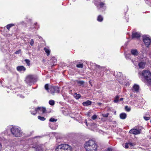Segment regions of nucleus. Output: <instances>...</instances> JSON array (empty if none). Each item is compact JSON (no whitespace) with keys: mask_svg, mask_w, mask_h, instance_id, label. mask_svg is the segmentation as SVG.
Wrapping results in <instances>:
<instances>
[{"mask_svg":"<svg viewBox=\"0 0 151 151\" xmlns=\"http://www.w3.org/2000/svg\"><path fill=\"white\" fill-rule=\"evenodd\" d=\"M21 53V50L19 49L17 51L15 52V53L16 54H19Z\"/></svg>","mask_w":151,"mask_h":151,"instance_id":"36","label":"nucleus"},{"mask_svg":"<svg viewBox=\"0 0 151 151\" xmlns=\"http://www.w3.org/2000/svg\"><path fill=\"white\" fill-rule=\"evenodd\" d=\"M119 98V97L118 96H116L115 97V99L114 101L115 103H117L118 101H119V100H118Z\"/></svg>","mask_w":151,"mask_h":151,"instance_id":"23","label":"nucleus"},{"mask_svg":"<svg viewBox=\"0 0 151 151\" xmlns=\"http://www.w3.org/2000/svg\"><path fill=\"white\" fill-rule=\"evenodd\" d=\"M123 100V98H121L120 99V101H122Z\"/></svg>","mask_w":151,"mask_h":151,"instance_id":"44","label":"nucleus"},{"mask_svg":"<svg viewBox=\"0 0 151 151\" xmlns=\"http://www.w3.org/2000/svg\"><path fill=\"white\" fill-rule=\"evenodd\" d=\"M25 61L26 63L28 65V66L30 64V61L29 60L25 59Z\"/></svg>","mask_w":151,"mask_h":151,"instance_id":"31","label":"nucleus"},{"mask_svg":"<svg viewBox=\"0 0 151 151\" xmlns=\"http://www.w3.org/2000/svg\"><path fill=\"white\" fill-rule=\"evenodd\" d=\"M112 150L111 148H107L106 151H112Z\"/></svg>","mask_w":151,"mask_h":151,"instance_id":"40","label":"nucleus"},{"mask_svg":"<svg viewBox=\"0 0 151 151\" xmlns=\"http://www.w3.org/2000/svg\"><path fill=\"white\" fill-rule=\"evenodd\" d=\"M119 74H118V75H120V76H121V73H120V72H119Z\"/></svg>","mask_w":151,"mask_h":151,"instance_id":"47","label":"nucleus"},{"mask_svg":"<svg viewBox=\"0 0 151 151\" xmlns=\"http://www.w3.org/2000/svg\"><path fill=\"white\" fill-rule=\"evenodd\" d=\"M49 103L50 105H53L54 104L55 102L54 100H50L49 101Z\"/></svg>","mask_w":151,"mask_h":151,"instance_id":"24","label":"nucleus"},{"mask_svg":"<svg viewBox=\"0 0 151 151\" xmlns=\"http://www.w3.org/2000/svg\"><path fill=\"white\" fill-rule=\"evenodd\" d=\"M101 104L100 103H99L97 104L99 106H100Z\"/></svg>","mask_w":151,"mask_h":151,"instance_id":"43","label":"nucleus"},{"mask_svg":"<svg viewBox=\"0 0 151 151\" xmlns=\"http://www.w3.org/2000/svg\"><path fill=\"white\" fill-rule=\"evenodd\" d=\"M37 24V23H35L34 24L35 25H36Z\"/></svg>","mask_w":151,"mask_h":151,"instance_id":"48","label":"nucleus"},{"mask_svg":"<svg viewBox=\"0 0 151 151\" xmlns=\"http://www.w3.org/2000/svg\"><path fill=\"white\" fill-rule=\"evenodd\" d=\"M131 54L134 56H137L138 54V52L136 49H132L131 50Z\"/></svg>","mask_w":151,"mask_h":151,"instance_id":"13","label":"nucleus"},{"mask_svg":"<svg viewBox=\"0 0 151 151\" xmlns=\"http://www.w3.org/2000/svg\"><path fill=\"white\" fill-rule=\"evenodd\" d=\"M133 62V63H134V65H137V63H134V62Z\"/></svg>","mask_w":151,"mask_h":151,"instance_id":"45","label":"nucleus"},{"mask_svg":"<svg viewBox=\"0 0 151 151\" xmlns=\"http://www.w3.org/2000/svg\"><path fill=\"white\" fill-rule=\"evenodd\" d=\"M38 119L42 121H44L45 119V118L43 117H41L40 116H38Z\"/></svg>","mask_w":151,"mask_h":151,"instance_id":"26","label":"nucleus"},{"mask_svg":"<svg viewBox=\"0 0 151 151\" xmlns=\"http://www.w3.org/2000/svg\"><path fill=\"white\" fill-rule=\"evenodd\" d=\"M76 66L78 68H82L83 67V64H78Z\"/></svg>","mask_w":151,"mask_h":151,"instance_id":"32","label":"nucleus"},{"mask_svg":"<svg viewBox=\"0 0 151 151\" xmlns=\"http://www.w3.org/2000/svg\"><path fill=\"white\" fill-rule=\"evenodd\" d=\"M134 63L135 61H134ZM135 63H136V62H135Z\"/></svg>","mask_w":151,"mask_h":151,"instance_id":"50","label":"nucleus"},{"mask_svg":"<svg viewBox=\"0 0 151 151\" xmlns=\"http://www.w3.org/2000/svg\"><path fill=\"white\" fill-rule=\"evenodd\" d=\"M138 65L140 68H143L145 66V63L141 62L138 64Z\"/></svg>","mask_w":151,"mask_h":151,"instance_id":"16","label":"nucleus"},{"mask_svg":"<svg viewBox=\"0 0 151 151\" xmlns=\"http://www.w3.org/2000/svg\"><path fill=\"white\" fill-rule=\"evenodd\" d=\"M11 132L13 135L16 137H19L22 136V132L20 129L17 127H13L11 129Z\"/></svg>","mask_w":151,"mask_h":151,"instance_id":"4","label":"nucleus"},{"mask_svg":"<svg viewBox=\"0 0 151 151\" xmlns=\"http://www.w3.org/2000/svg\"><path fill=\"white\" fill-rule=\"evenodd\" d=\"M18 71H24L26 70V68L23 66H19L17 68Z\"/></svg>","mask_w":151,"mask_h":151,"instance_id":"14","label":"nucleus"},{"mask_svg":"<svg viewBox=\"0 0 151 151\" xmlns=\"http://www.w3.org/2000/svg\"><path fill=\"white\" fill-rule=\"evenodd\" d=\"M71 147L68 145L63 144L58 145L55 151H70Z\"/></svg>","mask_w":151,"mask_h":151,"instance_id":"2","label":"nucleus"},{"mask_svg":"<svg viewBox=\"0 0 151 151\" xmlns=\"http://www.w3.org/2000/svg\"><path fill=\"white\" fill-rule=\"evenodd\" d=\"M34 41L33 39L31 40L30 42V44L31 46H32L34 44Z\"/></svg>","mask_w":151,"mask_h":151,"instance_id":"35","label":"nucleus"},{"mask_svg":"<svg viewBox=\"0 0 151 151\" xmlns=\"http://www.w3.org/2000/svg\"><path fill=\"white\" fill-rule=\"evenodd\" d=\"M129 144L128 143H126L125 144V147L126 148H128L129 147Z\"/></svg>","mask_w":151,"mask_h":151,"instance_id":"39","label":"nucleus"},{"mask_svg":"<svg viewBox=\"0 0 151 151\" xmlns=\"http://www.w3.org/2000/svg\"><path fill=\"white\" fill-rule=\"evenodd\" d=\"M34 80L33 76L32 75H29L27 77L25 81L27 83L30 85L31 83L33 82Z\"/></svg>","mask_w":151,"mask_h":151,"instance_id":"7","label":"nucleus"},{"mask_svg":"<svg viewBox=\"0 0 151 151\" xmlns=\"http://www.w3.org/2000/svg\"><path fill=\"white\" fill-rule=\"evenodd\" d=\"M36 150V151H42V148L41 147L39 146L37 147Z\"/></svg>","mask_w":151,"mask_h":151,"instance_id":"28","label":"nucleus"},{"mask_svg":"<svg viewBox=\"0 0 151 151\" xmlns=\"http://www.w3.org/2000/svg\"><path fill=\"white\" fill-rule=\"evenodd\" d=\"M85 147L86 151H97V145L92 140H90L86 142Z\"/></svg>","mask_w":151,"mask_h":151,"instance_id":"1","label":"nucleus"},{"mask_svg":"<svg viewBox=\"0 0 151 151\" xmlns=\"http://www.w3.org/2000/svg\"><path fill=\"white\" fill-rule=\"evenodd\" d=\"M97 20L99 22H101L103 20V17L101 15H99L98 17Z\"/></svg>","mask_w":151,"mask_h":151,"instance_id":"21","label":"nucleus"},{"mask_svg":"<svg viewBox=\"0 0 151 151\" xmlns=\"http://www.w3.org/2000/svg\"><path fill=\"white\" fill-rule=\"evenodd\" d=\"M128 143L129 145V146H133L134 145H135V144H134L133 143H132V142H129Z\"/></svg>","mask_w":151,"mask_h":151,"instance_id":"38","label":"nucleus"},{"mask_svg":"<svg viewBox=\"0 0 151 151\" xmlns=\"http://www.w3.org/2000/svg\"><path fill=\"white\" fill-rule=\"evenodd\" d=\"M92 102L89 100H87L86 101L82 103L83 105L84 106H87L91 104Z\"/></svg>","mask_w":151,"mask_h":151,"instance_id":"15","label":"nucleus"},{"mask_svg":"<svg viewBox=\"0 0 151 151\" xmlns=\"http://www.w3.org/2000/svg\"><path fill=\"white\" fill-rule=\"evenodd\" d=\"M73 1H76V0H73Z\"/></svg>","mask_w":151,"mask_h":151,"instance_id":"49","label":"nucleus"},{"mask_svg":"<svg viewBox=\"0 0 151 151\" xmlns=\"http://www.w3.org/2000/svg\"><path fill=\"white\" fill-rule=\"evenodd\" d=\"M141 35V34L139 32H135L133 33L132 34V38H138Z\"/></svg>","mask_w":151,"mask_h":151,"instance_id":"12","label":"nucleus"},{"mask_svg":"<svg viewBox=\"0 0 151 151\" xmlns=\"http://www.w3.org/2000/svg\"><path fill=\"white\" fill-rule=\"evenodd\" d=\"M77 82L78 83L80 84V85H83L84 83V82L83 81H77Z\"/></svg>","mask_w":151,"mask_h":151,"instance_id":"29","label":"nucleus"},{"mask_svg":"<svg viewBox=\"0 0 151 151\" xmlns=\"http://www.w3.org/2000/svg\"><path fill=\"white\" fill-rule=\"evenodd\" d=\"M102 115L103 116L105 117H107L108 116V114H103Z\"/></svg>","mask_w":151,"mask_h":151,"instance_id":"41","label":"nucleus"},{"mask_svg":"<svg viewBox=\"0 0 151 151\" xmlns=\"http://www.w3.org/2000/svg\"><path fill=\"white\" fill-rule=\"evenodd\" d=\"M143 41L147 47H148L151 42V40L149 37L146 35L143 36Z\"/></svg>","mask_w":151,"mask_h":151,"instance_id":"6","label":"nucleus"},{"mask_svg":"<svg viewBox=\"0 0 151 151\" xmlns=\"http://www.w3.org/2000/svg\"><path fill=\"white\" fill-rule=\"evenodd\" d=\"M101 0H94L95 1V4L97 6V7L105 9L106 7L105 6V4L103 2H101L99 4H98L97 2L100 1Z\"/></svg>","mask_w":151,"mask_h":151,"instance_id":"8","label":"nucleus"},{"mask_svg":"<svg viewBox=\"0 0 151 151\" xmlns=\"http://www.w3.org/2000/svg\"><path fill=\"white\" fill-rule=\"evenodd\" d=\"M57 120V119H55L53 118H50L49 121L51 122H56Z\"/></svg>","mask_w":151,"mask_h":151,"instance_id":"27","label":"nucleus"},{"mask_svg":"<svg viewBox=\"0 0 151 151\" xmlns=\"http://www.w3.org/2000/svg\"><path fill=\"white\" fill-rule=\"evenodd\" d=\"M97 118V116L96 115H94L92 117V118L93 120H94L96 119Z\"/></svg>","mask_w":151,"mask_h":151,"instance_id":"37","label":"nucleus"},{"mask_svg":"<svg viewBox=\"0 0 151 151\" xmlns=\"http://www.w3.org/2000/svg\"><path fill=\"white\" fill-rule=\"evenodd\" d=\"M50 93L53 94L54 93H59L60 88L57 86H51L50 87Z\"/></svg>","mask_w":151,"mask_h":151,"instance_id":"5","label":"nucleus"},{"mask_svg":"<svg viewBox=\"0 0 151 151\" xmlns=\"http://www.w3.org/2000/svg\"><path fill=\"white\" fill-rule=\"evenodd\" d=\"M141 132V130H138L136 129H132L129 131V133L134 134H140Z\"/></svg>","mask_w":151,"mask_h":151,"instance_id":"11","label":"nucleus"},{"mask_svg":"<svg viewBox=\"0 0 151 151\" xmlns=\"http://www.w3.org/2000/svg\"><path fill=\"white\" fill-rule=\"evenodd\" d=\"M144 118L145 120L147 121L150 119V117L144 116Z\"/></svg>","mask_w":151,"mask_h":151,"instance_id":"34","label":"nucleus"},{"mask_svg":"<svg viewBox=\"0 0 151 151\" xmlns=\"http://www.w3.org/2000/svg\"><path fill=\"white\" fill-rule=\"evenodd\" d=\"M139 85L135 84L132 88L131 90L133 92L137 93L139 92Z\"/></svg>","mask_w":151,"mask_h":151,"instance_id":"10","label":"nucleus"},{"mask_svg":"<svg viewBox=\"0 0 151 151\" xmlns=\"http://www.w3.org/2000/svg\"><path fill=\"white\" fill-rule=\"evenodd\" d=\"M44 50H45V52L47 54V56H48L50 54V50L47 47H45L44 48Z\"/></svg>","mask_w":151,"mask_h":151,"instance_id":"17","label":"nucleus"},{"mask_svg":"<svg viewBox=\"0 0 151 151\" xmlns=\"http://www.w3.org/2000/svg\"><path fill=\"white\" fill-rule=\"evenodd\" d=\"M14 25L15 24H8L6 26V28L9 30L10 28L14 26Z\"/></svg>","mask_w":151,"mask_h":151,"instance_id":"19","label":"nucleus"},{"mask_svg":"<svg viewBox=\"0 0 151 151\" xmlns=\"http://www.w3.org/2000/svg\"><path fill=\"white\" fill-rule=\"evenodd\" d=\"M127 117L126 114H120V117L122 119H124Z\"/></svg>","mask_w":151,"mask_h":151,"instance_id":"18","label":"nucleus"},{"mask_svg":"<svg viewBox=\"0 0 151 151\" xmlns=\"http://www.w3.org/2000/svg\"><path fill=\"white\" fill-rule=\"evenodd\" d=\"M102 68V67L98 65H95V68L97 70H98L99 69H100Z\"/></svg>","mask_w":151,"mask_h":151,"instance_id":"25","label":"nucleus"},{"mask_svg":"<svg viewBox=\"0 0 151 151\" xmlns=\"http://www.w3.org/2000/svg\"><path fill=\"white\" fill-rule=\"evenodd\" d=\"M74 96V97L77 99H78L81 97L80 94H77L76 93H75Z\"/></svg>","mask_w":151,"mask_h":151,"instance_id":"20","label":"nucleus"},{"mask_svg":"<svg viewBox=\"0 0 151 151\" xmlns=\"http://www.w3.org/2000/svg\"><path fill=\"white\" fill-rule=\"evenodd\" d=\"M85 123H86V125L87 126V123L86 121H85Z\"/></svg>","mask_w":151,"mask_h":151,"instance_id":"46","label":"nucleus"},{"mask_svg":"<svg viewBox=\"0 0 151 151\" xmlns=\"http://www.w3.org/2000/svg\"><path fill=\"white\" fill-rule=\"evenodd\" d=\"M150 122H151V120H150Z\"/></svg>","mask_w":151,"mask_h":151,"instance_id":"51","label":"nucleus"},{"mask_svg":"<svg viewBox=\"0 0 151 151\" xmlns=\"http://www.w3.org/2000/svg\"><path fill=\"white\" fill-rule=\"evenodd\" d=\"M36 112H41L43 113L46 112V108L44 107H38L35 109Z\"/></svg>","mask_w":151,"mask_h":151,"instance_id":"9","label":"nucleus"},{"mask_svg":"<svg viewBox=\"0 0 151 151\" xmlns=\"http://www.w3.org/2000/svg\"><path fill=\"white\" fill-rule=\"evenodd\" d=\"M130 97H135L137 96L136 95L134 94L133 93H130Z\"/></svg>","mask_w":151,"mask_h":151,"instance_id":"33","label":"nucleus"},{"mask_svg":"<svg viewBox=\"0 0 151 151\" xmlns=\"http://www.w3.org/2000/svg\"><path fill=\"white\" fill-rule=\"evenodd\" d=\"M125 109L127 112L129 111L131 109L130 107H128L127 106H126L125 107Z\"/></svg>","mask_w":151,"mask_h":151,"instance_id":"30","label":"nucleus"},{"mask_svg":"<svg viewBox=\"0 0 151 151\" xmlns=\"http://www.w3.org/2000/svg\"><path fill=\"white\" fill-rule=\"evenodd\" d=\"M45 89L47 91L49 92H50V88H49V85L48 84H46L45 86Z\"/></svg>","mask_w":151,"mask_h":151,"instance_id":"22","label":"nucleus"},{"mask_svg":"<svg viewBox=\"0 0 151 151\" xmlns=\"http://www.w3.org/2000/svg\"><path fill=\"white\" fill-rule=\"evenodd\" d=\"M142 73L147 83L151 85V73L150 71L148 70H143Z\"/></svg>","mask_w":151,"mask_h":151,"instance_id":"3","label":"nucleus"},{"mask_svg":"<svg viewBox=\"0 0 151 151\" xmlns=\"http://www.w3.org/2000/svg\"><path fill=\"white\" fill-rule=\"evenodd\" d=\"M18 96H20V97H21L22 98H24V96H23L21 94H19L18 95Z\"/></svg>","mask_w":151,"mask_h":151,"instance_id":"42","label":"nucleus"}]
</instances>
